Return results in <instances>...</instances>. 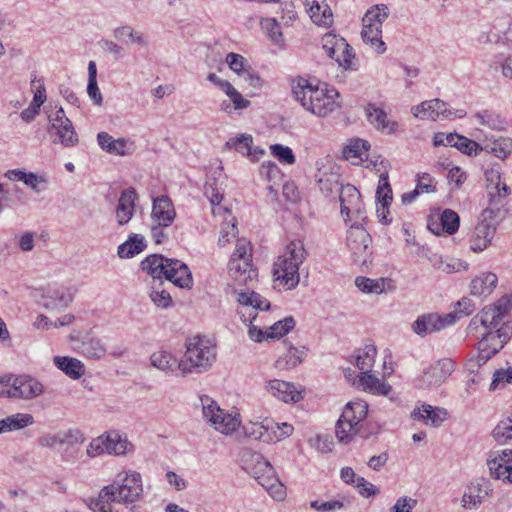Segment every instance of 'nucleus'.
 <instances>
[{"mask_svg": "<svg viewBox=\"0 0 512 512\" xmlns=\"http://www.w3.org/2000/svg\"><path fill=\"white\" fill-rule=\"evenodd\" d=\"M307 257L301 240L291 241L274 263L275 281L288 290L294 289L300 281L299 267Z\"/></svg>", "mask_w": 512, "mask_h": 512, "instance_id": "6", "label": "nucleus"}, {"mask_svg": "<svg viewBox=\"0 0 512 512\" xmlns=\"http://www.w3.org/2000/svg\"><path fill=\"white\" fill-rule=\"evenodd\" d=\"M377 354L376 347L372 344L366 345L362 352L356 356V366L362 371H369L374 365Z\"/></svg>", "mask_w": 512, "mask_h": 512, "instance_id": "45", "label": "nucleus"}, {"mask_svg": "<svg viewBox=\"0 0 512 512\" xmlns=\"http://www.w3.org/2000/svg\"><path fill=\"white\" fill-rule=\"evenodd\" d=\"M136 199L137 194L133 187L126 188L121 192L116 207V219L119 225L127 224L133 217Z\"/></svg>", "mask_w": 512, "mask_h": 512, "instance_id": "20", "label": "nucleus"}, {"mask_svg": "<svg viewBox=\"0 0 512 512\" xmlns=\"http://www.w3.org/2000/svg\"><path fill=\"white\" fill-rule=\"evenodd\" d=\"M12 398L32 399L43 393V385L28 375L12 376Z\"/></svg>", "mask_w": 512, "mask_h": 512, "instance_id": "17", "label": "nucleus"}, {"mask_svg": "<svg viewBox=\"0 0 512 512\" xmlns=\"http://www.w3.org/2000/svg\"><path fill=\"white\" fill-rule=\"evenodd\" d=\"M488 206L483 211H491L492 216L505 218L504 199L510 194V188L503 184L502 186L487 187Z\"/></svg>", "mask_w": 512, "mask_h": 512, "instance_id": "21", "label": "nucleus"}, {"mask_svg": "<svg viewBox=\"0 0 512 512\" xmlns=\"http://www.w3.org/2000/svg\"><path fill=\"white\" fill-rule=\"evenodd\" d=\"M392 189L389 184L388 174L382 173L379 178V185L376 190L377 205L385 204L390 205L392 202Z\"/></svg>", "mask_w": 512, "mask_h": 512, "instance_id": "49", "label": "nucleus"}, {"mask_svg": "<svg viewBox=\"0 0 512 512\" xmlns=\"http://www.w3.org/2000/svg\"><path fill=\"white\" fill-rule=\"evenodd\" d=\"M487 152L492 153L499 159H505L512 153V139L511 138H499L494 140L492 143L486 144L483 148Z\"/></svg>", "mask_w": 512, "mask_h": 512, "instance_id": "44", "label": "nucleus"}, {"mask_svg": "<svg viewBox=\"0 0 512 512\" xmlns=\"http://www.w3.org/2000/svg\"><path fill=\"white\" fill-rule=\"evenodd\" d=\"M498 277L493 272H483L472 279L470 283V292L474 296L487 297L496 288Z\"/></svg>", "mask_w": 512, "mask_h": 512, "instance_id": "27", "label": "nucleus"}, {"mask_svg": "<svg viewBox=\"0 0 512 512\" xmlns=\"http://www.w3.org/2000/svg\"><path fill=\"white\" fill-rule=\"evenodd\" d=\"M353 485L358 489V492L361 496L365 498H369L375 496L379 493V489L369 483L364 477L358 476Z\"/></svg>", "mask_w": 512, "mask_h": 512, "instance_id": "64", "label": "nucleus"}, {"mask_svg": "<svg viewBox=\"0 0 512 512\" xmlns=\"http://www.w3.org/2000/svg\"><path fill=\"white\" fill-rule=\"evenodd\" d=\"M492 491L489 480L478 478L470 482L462 497V506L464 508H476L482 501L489 496Z\"/></svg>", "mask_w": 512, "mask_h": 512, "instance_id": "16", "label": "nucleus"}, {"mask_svg": "<svg viewBox=\"0 0 512 512\" xmlns=\"http://www.w3.org/2000/svg\"><path fill=\"white\" fill-rule=\"evenodd\" d=\"M55 366L72 379H79L85 373L84 364L77 358L68 356H55L53 359Z\"/></svg>", "mask_w": 512, "mask_h": 512, "instance_id": "30", "label": "nucleus"}, {"mask_svg": "<svg viewBox=\"0 0 512 512\" xmlns=\"http://www.w3.org/2000/svg\"><path fill=\"white\" fill-rule=\"evenodd\" d=\"M105 486L99 492L98 498L91 502L95 512H117L111 508V502L129 506L139 501L143 495L142 477L136 471H128L124 477Z\"/></svg>", "mask_w": 512, "mask_h": 512, "instance_id": "2", "label": "nucleus"}, {"mask_svg": "<svg viewBox=\"0 0 512 512\" xmlns=\"http://www.w3.org/2000/svg\"><path fill=\"white\" fill-rule=\"evenodd\" d=\"M492 436L501 443L512 439V414L499 421L492 431Z\"/></svg>", "mask_w": 512, "mask_h": 512, "instance_id": "47", "label": "nucleus"}, {"mask_svg": "<svg viewBox=\"0 0 512 512\" xmlns=\"http://www.w3.org/2000/svg\"><path fill=\"white\" fill-rule=\"evenodd\" d=\"M176 212L171 199L162 195L153 200L151 219L153 223L170 226L175 220Z\"/></svg>", "mask_w": 512, "mask_h": 512, "instance_id": "18", "label": "nucleus"}, {"mask_svg": "<svg viewBox=\"0 0 512 512\" xmlns=\"http://www.w3.org/2000/svg\"><path fill=\"white\" fill-rule=\"evenodd\" d=\"M222 91L227 95L229 101L224 100L220 104L221 111L231 113L233 110H242L249 107L250 101L245 99L230 82L225 85Z\"/></svg>", "mask_w": 512, "mask_h": 512, "instance_id": "29", "label": "nucleus"}, {"mask_svg": "<svg viewBox=\"0 0 512 512\" xmlns=\"http://www.w3.org/2000/svg\"><path fill=\"white\" fill-rule=\"evenodd\" d=\"M305 355L306 348L304 346L294 347L290 345L287 353L276 361V366L280 369L295 368L303 361Z\"/></svg>", "mask_w": 512, "mask_h": 512, "instance_id": "37", "label": "nucleus"}, {"mask_svg": "<svg viewBox=\"0 0 512 512\" xmlns=\"http://www.w3.org/2000/svg\"><path fill=\"white\" fill-rule=\"evenodd\" d=\"M447 411L443 408L433 407L429 404H423L420 408H415L411 413L414 420L421 421L432 427H439L447 418Z\"/></svg>", "mask_w": 512, "mask_h": 512, "instance_id": "22", "label": "nucleus"}, {"mask_svg": "<svg viewBox=\"0 0 512 512\" xmlns=\"http://www.w3.org/2000/svg\"><path fill=\"white\" fill-rule=\"evenodd\" d=\"M296 325V321L292 316L285 317L283 320H280L274 323L267 333L268 338H281L287 333H289Z\"/></svg>", "mask_w": 512, "mask_h": 512, "instance_id": "50", "label": "nucleus"}, {"mask_svg": "<svg viewBox=\"0 0 512 512\" xmlns=\"http://www.w3.org/2000/svg\"><path fill=\"white\" fill-rule=\"evenodd\" d=\"M456 148L468 156H476L483 150V147H481L476 141L462 135Z\"/></svg>", "mask_w": 512, "mask_h": 512, "instance_id": "62", "label": "nucleus"}, {"mask_svg": "<svg viewBox=\"0 0 512 512\" xmlns=\"http://www.w3.org/2000/svg\"><path fill=\"white\" fill-rule=\"evenodd\" d=\"M320 190L327 196L331 193H339L341 186L339 176L336 174H324L318 180Z\"/></svg>", "mask_w": 512, "mask_h": 512, "instance_id": "55", "label": "nucleus"}, {"mask_svg": "<svg viewBox=\"0 0 512 512\" xmlns=\"http://www.w3.org/2000/svg\"><path fill=\"white\" fill-rule=\"evenodd\" d=\"M322 48L330 58L336 57L338 50L346 49L347 42L344 38L332 33H326L321 40Z\"/></svg>", "mask_w": 512, "mask_h": 512, "instance_id": "42", "label": "nucleus"}, {"mask_svg": "<svg viewBox=\"0 0 512 512\" xmlns=\"http://www.w3.org/2000/svg\"><path fill=\"white\" fill-rule=\"evenodd\" d=\"M411 113L417 118L429 119L432 121L450 119L452 116L463 118L467 114L464 109H449L448 104L438 98L426 100L419 105L413 106L411 108Z\"/></svg>", "mask_w": 512, "mask_h": 512, "instance_id": "13", "label": "nucleus"}, {"mask_svg": "<svg viewBox=\"0 0 512 512\" xmlns=\"http://www.w3.org/2000/svg\"><path fill=\"white\" fill-rule=\"evenodd\" d=\"M146 247L144 237L140 234H131L129 238L118 246L117 254L120 258H132L141 253Z\"/></svg>", "mask_w": 512, "mask_h": 512, "instance_id": "34", "label": "nucleus"}, {"mask_svg": "<svg viewBox=\"0 0 512 512\" xmlns=\"http://www.w3.org/2000/svg\"><path fill=\"white\" fill-rule=\"evenodd\" d=\"M460 218L458 214L451 210L445 209L440 216V224L442 226V230L447 234H454L459 228Z\"/></svg>", "mask_w": 512, "mask_h": 512, "instance_id": "52", "label": "nucleus"}, {"mask_svg": "<svg viewBox=\"0 0 512 512\" xmlns=\"http://www.w3.org/2000/svg\"><path fill=\"white\" fill-rule=\"evenodd\" d=\"M253 144V137L249 134H239L233 139H230L226 142L225 146L228 148H233L237 152L248 155L250 153V148Z\"/></svg>", "mask_w": 512, "mask_h": 512, "instance_id": "54", "label": "nucleus"}, {"mask_svg": "<svg viewBox=\"0 0 512 512\" xmlns=\"http://www.w3.org/2000/svg\"><path fill=\"white\" fill-rule=\"evenodd\" d=\"M356 287L370 294H381L395 290V282L390 278L371 279L364 276H358L355 279Z\"/></svg>", "mask_w": 512, "mask_h": 512, "instance_id": "23", "label": "nucleus"}, {"mask_svg": "<svg viewBox=\"0 0 512 512\" xmlns=\"http://www.w3.org/2000/svg\"><path fill=\"white\" fill-rule=\"evenodd\" d=\"M443 328H445V323L442 318L436 314L420 316L413 324L414 332L421 336L439 331Z\"/></svg>", "mask_w": 512, "mask_h": 512, "instance_id": "31", "label": "nucleus"}, {"mask_svg": "<svg viewBox=\"0 0 512 512\" xmlns=\"http://www.w3.org/2000/svg\"><path fill=\"white\" fill-rule=\"evenodd\" d=\"M141 269L153 278L154 284L158 281L159 286L163 284V277L182 289H190L193 286L188 266L178 259L151 254L141 262Z\"/></svg>", "mask_w": 512, "mask_h": 512, "instance_id": "4", "label": "nucleus"}, {"mask_svg": "<svg viewBox=\"0 0 512 512\" xmlns=\"http://www.w3.org/2000/svg\"><path fill=\"white\" fill-rule=\"evenodd\" d=\"M52 128L59 137V142L65 147H72L78 143V136L70 119H64L63 123H53Z\"/></svg>", "mask_w": 512, "mask_h": 512, "instance_id": "36", "label": "nucleus"}, {"mask_svg": "<svg viewBox=\"0 0 512 512\" xmlns=\"http://www.w3.org/2000/svg\"><path fill=\"white\" fill-rule=\"evenodd\" d=\"M237 301L240 305L249 306L259 310H269L270 302L255 292H237Z\"/></svg>", "mask_w": 512, "mask_h": 512, "instance_id": "41", "label": "nucleus"}, {"mask_svg": "<svg viewBox=\"0 0 512 512\" xmlns=\"http://www.w3.org/2000/svg\"><path fill=\"white\" fill-rule=\"evenodd\" d=\"M260 26L271 41L276 44L283 42L282 31L275 18H263L260 22Z\"/></svg>", "mask_w": 512, "mask_h": 512, "instance_id": "48", "label": "nucleus"}, {"mask_svg": "<svg viewBox=\"0 0 512 512\" xmlns=\"http://www.w3.org/2000/svg\"><path fill=\"white\" fill-rule=\"evenodd\" d=\"M229 273L231 277L240 285H246L248 280L256 276L255 270L251 268V262L237 261V258L229 261Z\"/></svg>", "mask_w": 512, "mask_h": 512, "instance_id": "32", "label": "nucleus"}, {"mask_svg": "<svg viewBox=\"0 0 512 512\" xmlns=\"http://www.w3.org/2000/svg\"><path fill=\"white\" fill-rule=\"evenodd\" d=\"M68 434H73V437L66 438L61 458L66 463H75L79 459L80 446L85 442L86 437L79 429H68Z\"/></svg>", "mask_w": 512, "mask_h": 512, "instance_id": "25", "label": "nucleus"}, {"mask_svg": "<svg viewBox=\"0 0 512 512\" xmlns=\"http://www.w3.org/2000/svg\"><path fill=\"white\" fill-rule=\"evenodd\" d=\"M475 118L481 125L486 126L492 130H502L504 128V121L500 118L499 115L491 111L484 110L477 112L475 114Z\"/></svg>", "mask_w": 512, "mask_h": 512, "instance_id": "51", "label": "nucleus"}, {"mask_svg": "<svg viewBox=\"0 0 512 512\" xmlns=\"http://www.w3.org/2000/svg\"><path fill=\"white\" fill-rule=\"evenodd\" d=\"M3 432L23 429L34 423V418L28 413H16L0 420Z\"/></svg>", "mask_w": 512, "mask_h": 512, "instance_id": "38", "label": "nucleus"}, {"mask_svg": "<svg viewBox=\"0 0 512 512\" xmlns=\"http://www.w3.org/2000/svg\"><path fill=\"white\" fill-rule=\"evenodd\" d=\"M150 299L158 308L165 309L172 305V297L170 293L165 289H162L159 285L157 287L156 284L152 287Z\"/></svg>", "mask_w": 512, "mask_h": 512, "instance_id": "56", "label": "nucleus"}, {"mask_svg": "<svg viewBox=\"0 0 512 512\" xmlns=\"http://www.w3.org/2000/svg\"><path fill=\"white\" fill-rule=\"evenodd\" d=\"M454 371V362L449 358L436 361L427 368L417 380L416 386L420 389H427L440 386Z\"/></svg>", "mask_w": 512, "mask_h": 512, "instance_id": "14", "label": "nucleus"}, {"mask_svg": "<svg viewBox=\"0 0 512 512\" xmlns=\"http://www.w3.org/2000/svg\"><path fill=\"white\" fill-rule=\"evenodd\" d=\"M491 214L490 210L482 211L469 235V249L474 253H481L492 244L497 228L504 220Z\"/></svg>", "mask_w": 512, "mask_h": 512, "instance_id": "10", "label": "nucleus"}, {"mask_svg": "<svg viewBox=\"0 0 512 512\" xmlns=\"http://www.w3.org/2000/svg\"><path fill=\"white\" fill-rule=\"evenodd\" d=\"M366 116L368 121L379 130H387L389 133L396 131L398 124L397 122L390 121L387 117L386 112L376 106L374 103H368L365 107Z\"/></svg>", "mask_w": 512, "mask_h": 512, "instance_id": "26", "label": "nucleus"}, {"mask_svg": "<svg viewBox=\"0 0 512 512\" xmlns=\"http://www.w3.org/2000/svg\"><path fill=\"white\" fill-rule=\"evenodd\" d=\"M507 466H512V450H503L501 454L489 462V469L497 479L503 478L507 474Z\"/></svg>", "mask_w": 512, "mask_h": 512, "instance_id": "39", "label": "nucleus"}, {"mask_svg": "<svg viewBox=\"0 0 512 512\" xmlns=\"http://www.w3.org/2000/svg\"><path fill=\"white\" fill-rule=\"evenodd\" d=\"M310 18L312 21L319 25L328 27L333 23V14L330 7L326 4L320 5L315 3L310 7L309 10Z\"/></svg>", "mask_w": 512, "mask_h": 512, "instance_id": "40", "label": "nucleus"}, {"mask_svg": "<svg viewBox=\"0 0 512 512\" xmlns=\"http://www.w3.org/2000/svg\"><path fill=\"white\" fill-rule=\"evenodd\" d=\"M358 386L364 391L382 396H387L392 390L391 385L377 378L371 373V370L361 372L358 380Z\"/></svg>", "mask_w": 512, "mask_h": 512, "instance_id": "28", "label": "nucleus"}, {"mask_svg": "<svg viewBox=\"0 0 512 512\" xmlns=\"http://www.w3.org/2000/svg\"><path fill=\"white\" fill-rule=\"evenodd\" d=\"M339 201L341 205V215L349 218L351 215L356 216L360 221H365L364 204L361 199L360 192L355 186L347 184L341 186L339 192Z\"/></svg>", "mask_w": 512, "mask_h": 512, "instance_id": "15", "label": "nucleus"}, {"mask_svg": "<svg viewBox=\"0 0 512 512\" xmlns=\"http://www.w3.org/2000/svg\"><path fill=\"white\" fill-rule=\"evenodd\" d=\"M226 62L229 68L241 77L244 74V72L250 68L246 59L242 55L234 52H230L227 54Z\"/></svg>", "mask_w": 512, "mask_h": 512, "instance_id": "60", "label": "nucleus"}, {"mask_svg": "<svg viewBox=\"0 0 512 512\" xmlns=\"http://www.w3.org/2000/svg\"><path fill=\"white\" fill-rule=\"evenodd\" d=\"M364 222L359 220L347 231V246L351 251L354 263L360 266H367L371 263L372 256V238L364 228Z\"/></svg>", "mask_w": 512, "mask_h": 512, "instance_id": "11", "label": "nucleus"}, {"mask_svg": "<svg viewBox=\"0 0 512 512\" xmlns=\"http://www.w3.org/2000/svg\"><path fill=\"white\" fill-rule=\"evenodd\" d=\"M97 142L103 150L110 154L124 156L128 153L126 150L128 140L124 138L114 139L107 132H99Z\"/></svg>", "mask_w": 512, "mask_h": 512, "instance_id": "33", "label": "nucleus"}, {"mask_svg": "<svg viewBox=\"0 0 512 512\" xmlns=\"http://www.w3.org/2000/svg\"><path fill=\"white\" fill-rule=\"evenodd\" d=\"M292 92L306 110L319 117H326L340 107L335 100L339 97L337 90L327 85H313L305 78L297 79Z\"/></svg>", "mask_w": 512, "mask_h": 512, "instance_id": "3", "label": "nucleus"}, {"mask_svg": "<svg viewBox=\"0 0 512 512\" xmlns=\"http://www.w3.org/2000/svg\"><path fill=\"white\" fill-rule=\"evenodd\" d=\"M273 427L269 425L267 421L264 423H250L244 426V433L247 437L253 438L255 440L266 441L265 435L268 434V431Z\"/></svg>", "mask_w": 512, "mask_h": 512, "instance_id": "57", "label": "nucleus"}, {"mask_svg": "<svg viewBox=\"0 0 512 512\" xmlns=\"http://www.w3.org/2000/svg\"><path fill=\"white\" fill-rule=\"evenodd\" d=\"M72 300L73 294L69 288L53 286L43 295V306L46 309L60 310L67 307Z\"/></svg>", "mask_w": 512, "mask_h": 512, "instance_id": "19", "label": "nucleus"}, {"mask_svg": "<svg viewBox=\"0 0 512 512\" xmlns=\"http://www.w3.org/2000/svg\"><path fill=\"white\" fill-rule=\"evenodd\" d=\"M67 437L72 438L73 434H68V430L60 431L58 433H46L38 438V443L42 447L53 448L56 445L62 446L65 444Z\"/></svg>", "mask_w": 512, "mask_h": 512, "instance_id": "53", "label": "nucleus"}, {"mask_svg": "<svg viewBox=\"0 0 512 512\" xmlns=\"http://www.w3.org/2000/svg\"><path fill=\"white\" fill-rule=\"evenodd\" d=\"M151 365L165 373H175L179 371V361L166 351L154 352L150 357Z\"/></svg>", "mask_w": 512, "mask_h": 512, "instance_id": "35", "label": "nucleus"}, {"mask_svg": "<svg viewBox=\"0 0 512 512\" xmlns=\"http://www.w3.org/2000/svg\"><path fill=\"white\" fill-rule=\"evenodd\" d=\"M368 405L365 401L356 400L346 404L343 413L336 423V437L342 444H348L355 435L362 439L369 438L373 431L364 427L363 420L367 417Z\"/></svg>", "mask_w": 512, "mask_h": 512, "instance_id": "7", "label": "nucleus"}, {"mask_svg": "<svg viewBox=\"0 0 512 512\" xmlns=\"http://www.w3.org/2000/svg\"><path fill=\"white\" fill-rule=\"evenodd\" d=\"M434 178L428 173H419L416 176V189L420 193H434L436 186L433 183Z\"/></svg>", "mask_w": 512, "mask_h": 512, "instance_id": "63", "label": "nucleus"}, {"mask_svg": "<svg viewBox=\"0 0 512 512\" xmlns=\"http://www.w3.org/2000/svg\"><path fill=\"white\" fill-rule=\"evenodd\" d=\"M512 309V298L504 295L494 304L484 307L481 312L475 315L467 331L471 335L481 337L478 342V355L471 360L469 370L473 371L474 366L481 367L495 354H497L512 336V322L504 321Z\"/></svg>", "mask_w": 512, "mask_h": 512, "instance_id": "1", "label": "nucleus"}, {"mask_svg": "<svg viewBox=\"0 0 512 512\" xmlns=\"http://www.w3.org/2000/svg\"><path fill=\"white\" fill-rule=\"evenodd\" d=\"M241 467L270 494L276 501L286 497V488L280 482L276 472L269 461L260 453L249 448H242L239 453Z\"/></svg>", "mask_w": 512, "mask_h": 512, "instance_id": "5", "label": "nucleus"}, {"mask_svg": "<svg viewBox=\"0 0 512 512\" xmlns=\"http://www.w3.org/2000/svg\"><path fill=\"white\" fill-rule=\"evenodd\" d=\"M389 15L390 10L387 5L376 4L369 8L362 18V39L378 54L386 51V44L382 40V24Z\"/></svg>", "mask_w": 512, "mask_h": 512, "instance_id": "9", "label": "nucleus"}, {"mask_svg": "<svg viewBox=\"0 0 512 512\" xmlns=\"http://www.w3.org/2000/svg\"><path fill=\"white\" fill-rule=\"evenodd\" d=\"M267 391L274 397L284 401L297 402L302 399L301 392L296 390L294 384L278 379L270 380L266 385Z\"/></svg>", "mask_w": 512, "mask_h": 512, "instance_id": "24", "label": "nucleus"}, {"mask_svg": "<svg viewBox=\"0 0 512 512\" xmlns=\"http://www.w3.org/2000/svg\"><path fill=\"white\" fill-rule=\"evenodd\" d=\"M108 435V454L124 455L130 450L132 444L126 439L122 438L117 433H109Z\"/></svg>", "mask_w": 512, "mask_h": 512, "instance_id": "46", "label": "nucleus"}, {"mask_svg": "<svg viewBox=\"0 0 512 512\" xmlns=\"http://www.w3.org/2000/svg\"><path fill=\"white\" fill-rule=\"evenodd\" d=\"M203 418L217 431L231 434L239 426L236 416L226 413L208 396L201 397Z\"/></svg>", "mask_w": 512, "mask_h": 512, "instance_id": "12", "label": "nucleus"}, {"mask_svg": "<svg viewBox=\"0 0 512 512\" xmlns=\"http://www.w3.org/2000/svg\"><path fill=\"white\" fill-rule=\"evenodd\" d=\"M108 435H101L94 438L86 449V454L90 458L108 453Z\"/></svg>", "mask_w": 512, "mask_h": 512, "instance_id": "58", "label": "nucleus"}, {"mask_svg": "<svg viewBox=\"0 0 512 512\" xmlns=\"http://www.w3.org/2000/svg\"><path fill=\"white\" fill-rule=\"evenodd\" d=\"M270 150L273 156H275L282 163L293 164L296 161L292 149L288 146L274 144L271 145Z\"/></svg>", "mask_w": 512, "mask_h": 512, "instance_id": "61", "label": "nucleus"}, {"mask_svg": "<svg viewBox=\"0 0 512 512\" xmlns=\"http://www.w3.org/2000/svg\"><path fill=\"white\" fill-rule=\"evenodd\" d=\"M185 346L186 351L178 364L182 376L189 373H202L208 370L216 360V346L204 337L190 338Z\"/></svg>", "mask_w": 512, "mask_h": 512, "instance_id": "8", "label": "nucleus"}, {"mask_svg": "<svg viewBox=\"0 0 512 512\" xmlns=\"http://www.w3.org/2000/svg\"><path fill=\"white\" fill-rule=\"evenodd\" d=\"M79 351L83 356L91 359H100L106 353L103 344L96 338H89L83 341Z\"/></svg>", "mask_w": 512, "mask_h": 512, "instance_id": "43", "label": "nucleus"}, {"mask_svg": "<svg viewBox=\"0 0 512 512\" xmlns=\"http://www.w3.org/2000/svg\"><path fill=\"white\" fill-rule=\"evenodd\" d=\"M512 383V367L508 369H497L493 373L492 382L490 384V390L495 391L498 388H503L506 384Z\"/></svg>", "mask_w": 512, "mask_h": 512, "instance_id": "59", "label": "nucleus"}]
</instances>
